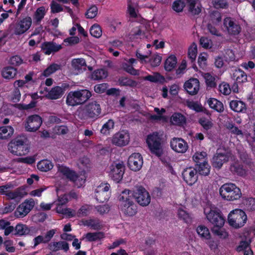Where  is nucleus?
I'll list each match as a JSON object with an SVG mask.
<instances>
[{"instance_id":"f257e3e1","label":"nucleus","mask_w":255,"mask_h":255,"mask_svg":"<svg viewBox=\"0 0 255 255\" xmlns=\"http://www.w3.org/2000/svg\"><path fill=\"white\" fill-rule=\"evenodd\" d=\"M120 209L126 216L131 217L137 213V206L134 203L132 191L125 189L119 196Z\"/></svg>"},{"instance_id":"f03ea898","label":"nucleus","mask_w":255,"mask_h":255,"mask_svg":"<svg viewBox=\"0 0 255 255\" xmlns=\"http://www.w3.org/2000/svg\"><path fill=\"white\" fill-rule=\"evenodd\" d=\"M162 134L157 131L147 136L146 142L151 153L156 156L161 157L163 153Z\"/></svg>"},{"instance_id":"7ed1b4c3","label":"nucleus","mask_w":255,"mask_h":255,"mask_svg":"<svg viewBox=\"0 0 255 255\" xmlns=\"http://www.w3.org/2000/svg\"><path fill=\"white\" fill-rule=\"evenodd\" d=\"M219 193L222 199L229 201L239 199L242 196L241 189L235 184L226 183L219 189Z\"/></svg>"},{"instance_id":"20e7f679","label":"nucleus","mask_w":255,"mask_h":255,"mask_svg":"<svg viewBox=\"0 0 255 255\" xmlns=\"http://www.w3.org/2000/svg\"><path fill=\"white\" fill-rule=\"evenodd\" d=\"M248 217L245 212L240 209L232 210L228 216V222L234 229H239L245 225Z\"/></svg>"},{"instance_id":"39448f33","label":"nucleus","mask_w":255,"mask_h":255,"mask_svg":"<svg viewBox=\"0 0 255 255\" xmlns=\"http://www.w3.org/2000/svg\"><path fill=\"white\" fill-rule=\"evenodd\" d=\"M26 142L27 138L24 136H17L8 144V150L18 156L24 155L28 152Z\"/></svg>"},{"instance_id":"423d86ee","label":"nucleus","mask_w":255,"mask_h":255,"mask_svg":"<svg viewBox=\"0 0 255 255\" xmlns=\"http://www.w3.org/2000/svg\"><path fill=\"white\" fill-rule=\"evenodd\" d=\"M100 105L97 101H92L86 104L83 110V119L95 121L101 113Z\"/></svg>"},{"instance_id":"0eeeda50","label":"nucleus","mask_w":255,"mask_h":255,"mask_svg":"<svg viewBox=\"0 0 255 255\" xmlns=\"http://www.w3.org/2000/svg\"><path fill=\"white\" fill-rule=\"evenodd\" d=\"M204 213L207 220L214 225V227H222L224 226L225 220L220 212L207 207L204 208Z\"/></svg>"},{"instance_id":"6e6552de","label":"nucleus","mask_w":255,"mask_h":255,"mask_svg":"<svg viewBox=\"0 0 255 255\" xmlns=\"http://www.w3.org/2000/svg\"><path fill=\"white\" fill-rule=\"evenodd\" d=\"M132 196L133 199H135L137 203L142 207L147 206L150 203V195L142 186H139L135 191L132 192Z\"/></svg>"},{"instance_id":"1a4fd4ad","label":"nucleus","mask_w":255,"mask_h":255,"mask_svg":"<svg viewBox=\"0 0 255 255\" xmlns=\"http://www.w3.org/2000/svg\"><path fill=\"white\" fill-rule=\"evenodd\" d=\"M42 124V118L37 114L29 116L26 119L24 128L27 131L34 132L37 130Z\"/></svg>"},{"instance_id":"9d476101","label":"nucleus","mask_w":255,"mask_h":255,"mask_svg":"<svg viewBox=\"0 0 255 255\" xmlns=\"http://www.w3.org/2000/svg\"><path fill=\"white\" fill-rule=\"evenodd\" d=\"M125 165L123 162L113 163L110 166L109 175L111 179L117 183L120 182L125 172Z\"/></svg>"},{"instance_id":"9b49d317","label":"nucleus","mask_w":255,"mask_h":255,"mask_svg":"<svg viewBox=\"0 0 255 255\" xmlns=\"http://www.w3.org/2000/svg\"><path fill=\"white\" fill-rule=\"evenodd\" d=\"M35 205L33 199L26 200L20 204L14 212V215L17 218H22L26 216L32 209Z\"/></svg>"},{"instance_id":"f8f14e48","label":"nucleus","mask_w":255,"mask_h":255,"mask_svg":"<svg viewBox=\"0 0 255 255\" xmlns=\"http://www.w3.org/2000/svg\"><path fill=\"white\" fill-rule=\"evenodd\" d=\"M182 175L184 181L189 185H192L198 180L197 170L195 167H189L183 170Z\"/></svg>"},{"instance_id":"ddd939ff","label":"nucleus","mask_w":255,"mask_h":255,"mask_svg":"<svg viewBox=\"0 0 255 255\" xmlns=\"http://www.w3.org/2000/svg\"><path fill=\"white\" fill-rule=\"evenodd\" d=\"M129 141V135L126 130H120L116 133L113 136L112 143L118 146H124L127 145Z\"/></svg>"},{"instance_id":"4468645a","label":"nucleus","mask_w":255,"mask_h":255,"mask_svg":"<svg viewBox=\"0 0 255 255\" xmlns=\"http://www.w3.org/2000/svg\"><path fill=\"white\" fill-rule=\"evenodd\" d=\"M110 185L108 183H101L95 191V198L100 203H104L109 198L108 193Z\"/></svg>"},{"instance_id":"2eb2a0df","label":"nucleus","mask_w":255,"mask_h":255,"mask_svg":"<svg viewBox=\"0 0 255 255\" xmlns=\"http://www.w3.org/2000/svg\"><path fill=\"white\" fill-rule=\"evenodd\" d=\"M129 169L134 171H139L143 164V159L139 153H133L129 156L128 161Z\"/></svg>"},{"instance_id":"dca6fc26","label":"nucleus","mask_w":255,"mask_h":255,"mask_svg":"<svg viewBox=\"0 0 255 255\" xmlns=\"http://www.w3.org/2000/svg\"><path fill=\"white\" fill-rule=\"evenodd\" d=\"M170 144L171 149L177 153H185L188 148L187 142L182 138L174 137L172 138Z\"/></svg>"},{"instance_id":"f3484780","label":"nucleus","mask_w":255,"mask_h":255,"mask_svg":"<svg viewBox=\"0 0 255 255\" xmlns=\"http://www.w3.org/2000/svg\"><path fill=\"white\" fill-rule=\"evenodd\" d=\"M69 88V85L64 83L60 86H57L53 87L48 93L47 97L50 100H56L60 98L65 92Z\"/></svg>"},{"instance_id":"a211bd4d","label":"nucleus","mask_w":255,"mask_h":255,"mask_svg":"<svg viewBox=\"0 0 255 255\" xmlns=\"http://www.w3.org/2000/svg\"><path fill=\"white\" fill-rule=\"evenodd\" d=\"M200 87L199 81L197 78H191L186 81L183 85L184 90L187 93L192 96L196 95Z\"/></svg>"},{"instance_id":"6ab92c4d","label":"nucleus","mask_w":255,"mask_h":255,"mask_svg":"<svg viewBox=\"0 0 255 255\" xmlns=\"http://www.w3.org/2000/svg\"><path fill=\"white\" fill-rule=\"evenodd\" d=\"M223 24L228 33L231 35H237L241 31L240 25L231 17H226L224 20Z\"/></svg>"},{"instance_id":"aec40b11","label":"nucleus","mask_w":255,"mask_h":255,"mask_svg":"<svg viewBox=\"0 0 255 255\" xmlns=\"http://www.w3.org/2000/svg\"><path fill=\"white\" fill-rule=\"evenodd\" d=\"M31 23V18L29 16L20 20L16 25L14 33L18 35L23 34L29 29Z\"/></svg>"},{"instance_id":"412c9836","label":"nucleus","mask_w":255,"mask_h":255,"mask_svg":"<svg viewBox=\"0 0 255 255\" xmlns=\"http://www.w3.org/2000/svg\"><path fill=\"white\" fill-rule=\"evenodd\" d=\"M229 160V156L227 153H216L212 160V165L215 168L220 169L224 163Z\"/></svg>"},{"instance_id":"4be33fe9","label":"nucleus","mask_w":255,"mask_h":255,"mask_svg":"<svg viewBox=\"0 0 255 255\" xmlns=\"http://www.w3.org/2000/svg\"><path fill=\"white\" fill-rule=\"evenodd\" d=\"M41 48L45 54L50 55L52 53L59 51L62 49V46L53 42H44L42 43Z\"/></svg>"},{"instance_id":"5701e85b","label":"nucleus","mask_w":255,"mask_h":255,"mask_svg":"<svg viewBox=\"0 0 255 255\" xmlns=\"http://www.w3.org/2000/svg\"><path fill=\"white\" fill-rule=\"evenodd\" d=\"M58 171L73 182H75L79 178L78 175L75 171L71 170L69 167L63 165L58 166Z\"/></svg>"},{"instance_id":"b1692460","label":"nucleus","mask_w":255,"mask_h":255,"mask_svg":"<svg viewBox=\"0 0 255 255\" xmlns=\"http://www.w3.org/2000/svg\"><path fill=\"white\" fill-rule=\"evenodd\" d=\"M66 103L68 106L72 107L82 105L78 90L70 91L68 93Z\"/></svg>"},{"instance_id":"393cba45","label":"nucleus","mask_w":255,"mask_h":255,"mask_svg":"<svg viewBox=\"0 0 255 255\" xmlns=\"http://www.w3.org/2000/svg\"><path fill=\"white\" fill-rule=\"evenodd\" d=\"M186 67V62L183 60L178 68L176 69L174 73L166 74L167 78L169 80H172L180 78L185 73Z\"/></svg>"},{"instance_id":"a878e982","label":"nucleus","mask_w":255,"mask_h":255,"mask_svg":"<svg viewBox=\"0 0 255 255\" xmlns=\"http://www.w3.org/2000/svg\"><path fill=\"white\" fill-rule=\"evenodd\" d=\"M48 248L54 252L60 250H63L65 252H67L69 249V244L65 241L51 243L48 245Z\"/></svg>"},{"instance_id":"bb28decb","label":"nucleus","mask_w":255,"mask_h":255,"mask_svg":"<svg viewBox=\"0 0 255 255\" xmlns=\"http://www.w3.org/2000/svg\"><path fill=\"white\" fill-rule=\"evenodd\" d=\"M177 59L174 55H171L167 57L164 63V69L166 72H172L176 67Z\"/></svg>"},{"instance_id":"cd10ccee","label":"nucleus","mask_w":255,"mask_h":255,"mask_svg":"<svg viewBox=\"0 0 255 255\" xmlns=\"http://www.w3.org/2000/svg\"><path fill=\"white\" fill-rule=\"evenodd\" d=\"M170 122L173 125L182 126L186 123V118L181 113H174L171 117Z\"/></svg>"},{"instance_id":"c85d7f7f","label":"nucleus","mask_w":255,"mask_h":255,"mask_svg":"<svg viewBox=\"0 0 255 255\" xmlns=\"http://www.w3.org/2000/svg\"><path fill=\"white\" fill-rule=\"evenodd\" d=\"M230 169L233 174L240 176H244L246 173V171L243 165L238 161L232 163L230 165Z\"/></svg>"},{"instance_id":"c756f323","label":"nucleus","mask_w":255,"mask_h":255,"mask_svg":"<svg viewBox=\"0 0 255 255\" xmlns=\"http://www.w3.org/2000/svg\"><path fill=\"white\" fill-rule=\"evenodd\" d=\"M230 108L235 112L243 113L246 110V105L241 101L232 100L230 103Z\"/></svg>"},{"instance_id":"7c9ffc66","label":"nucleus","mask_w":255,"mask_h":255,"mask_svg":"<svg viewBox=\"0 0 255 255\" xmlns=\"http://www.w3.org/2000/svg\"><path fill=\"white\" fill-rule=\"evenodd\" d=\"M153 193L158 198L167 196L169 194V187L165 184H160L159 187L154 189Z\"/></svg>"},{"instance_id":"2f4dec72","label":"nucleus","mask_w":255,"mask_h":255,"mask_svg":"<svg viewBox=\"0 0 255 255\" xmlns=\"http://www.w3.org/2000/svg\"><path fill=\"white\" fill-rule=\"evenodd\" d=\"M14 132L13 128L10 126L0 127V139H7L10 137Z\"/></svg>"},{"instance_id":"473e14b6","label":"nucleus","mask_w":255,"mask_h":255,"mask_svg":"<svg viewBox=\"0 0 255 255\" xmlns=\"http://www.w3.org/2000/svg\"><path fill=\"white\" fill-rule=\"evenodd\" d=\"M208 104L210 108L219 113H221L224 111L223 103L215 98H210L208 100Z\"/></svg>"},{"instance_id":"72a5a7b5","label":"nucleus","mask_w":255,"mask_h":255,"mask_svg":"<svg viewBox=\"0 0 255 255\" xmlns=\"http://www.w3.org/2000/svg\"><path fill=\"white\" fill-rule=\"evenodd\" d=\"M53 165L52 162L47 159H43L37 164V169L42 172H47L52 169Z\"/></svg>"},{"instance_id":"f704fd0d","label":"nucleus","mask_w":255,"mask_h":255,"mask_svg":"<svg viewBox=\"0 0 255 255\" xmlns=\"http://www.w3.org/2000/svg\"><path fill=\"white\" fill-rule=\"evenodd\" d=\"M233 79L236 80L237 82L242 83L247 81V75L246 73L240 69L235 70L233 75Z\"/></svg>"},{"instance_id":"c9c22d12","label":"nucleus","mask_w":255,"mask_h":255,"mask_svg":"<svg viewBox=\"0 0 255 255\" xmlns=\"http://www.w3.org/2000/svg\"><path fill=\"white\" fill-rule=\"evenodd\" d=\"M144 80L152 83L162 84L165 81V78L158 72H155L153 75H148L144 77Z\"/></svg>"},{"instance_id":"e433bc0d","label":"nucleus","mask_w":255,"mask_h":255,"mask_svg":"<svg viewBox=\"0 0 255 255\" xmlns=\"http://www.w3.org/2000/svg\"><path fill=\"white\" fill-rule=\"evenodd\" d=\"M15 233L13 235L15 236H22L27 235L30 233V230L26 225L22 224H18L14 229Z\"/></svg>"},{"instance_id":"4c0bfd02","label":"nucleus","mask_w":255,"mask_h":255,"mask_svg":"<svg viewBox=\"0 0 255 255\" xmlns=\"http://www.w3.org/2000/svg\"><path fill=\"white\" fill-rule=\"evenodd\" d=\"M118 82L121 86H128L129 87H135L137 83L135 80L129 79L127 77L121 76L119 78Z\"/></svg>"},{"instance_id":"58836bf2","label":"nucleus","mask_w":255,"mask_h":255,"mask_svg":"<svg viewBox=\"0 0 255 255\" xmlns=\"http://www.w3.org/2000/svg\"><path fill=\"white\" fill-rule=\"evenodd\" d=\"M195 167L197 170L198 175L207 176L210 171V166L208 162L195 164Z\"/></svg>"},{"instance_id":"ea45409f","label":"nucleus","mask_w":255,"mask_h":255,"mask_svg":"<svg viewBox=\"0 0 255 255\" xmlns=\"http://www.w3.org/2000/svg\"><path fill=\"white\" fill-rule=\"evenodd\" d=\"M207 156V153L205 151L196 152L192 158L196 164H203V163L208 162Z\"/></svg>"},{"instance_id":"a19ab883","label":"nucleus","mask_w":255,"mask_h":255,"mask_svg":"<svg viewBox=\"0 0 255 255\" xmlns=\"http://www.w3.org/2000/svg\"><path fill=\"white\" fill-rule=\"evenodd\" d=\"M198 235L206 240L210 239L211 236L209 229L204 225L199 226L196 229Z\"/></svg>"},{"instance_id":"79ce46f5","label":"nucleus","mask_w":255,"mask_h":255,"mask_svg":"<svg viewBox=\"0 0 255 255\" xmlns=\"http://www.w3.org/2000/svg\"><path fill=\"white\" fill-rule=\"evenodd\" d=\"M114 127V121L112 119H110L103 125L100 130L101 133L106 135H109L111 130H112Z\"/></svg>"},{"instance_id":"37998d69","label":"nucleus","mask_w":255,"mask_h":255,"mask_svg":"<svg viewBox=\"0 0 255 255\" xmlns=\"http://www.w3.org/2000/svg\"><path fill=\"white\" fill-rule=\"evenodd\" d=\"M16 69L12 67H5L2 71L3 77L8 79L13 78L16 75Z\"/></svg>"},{"instance_id":"c03bdc74","label":"nucleus","mask_w":255,"mask_h":255,"mask_svg":"<svg viewBox=\"0 0 255 255\" xmlns=\"http://www.w3.org/2000/svg\"><path fill=\"white\" fill-rule=\"evenodd\" d=\"M108 76L107 72L103 69H100L95 70L91 74V79L94 80H100L105 78Z\"/></svg>"},{"instance_id":"a18cd8bd","label":"nucleus","mask_w":255,"mask_h":255,"mask_svg":"<svg viewBox=\"0 0 255 255\" xmlns=\"http://www.w3.org/2000/svg\"><path fill=\"white\" fill-rule=\"evenodd\" d=\"M60 65L53 63L50 64L47 68L44 70L42 74L44 77H47L55 72L56 71L60 70Z\"/></svg>"},{"instance_id":"49530a36","label":"nucleus","mask_w":255,"mask_h":255,"mask_svg":"<svg viewBox=\"0 0 255 255\" xmlns=\"http://www.w3.org/2000/svg\"><path fill=\"white\" fill-rule=\"evenodd\" d=\"M82 105L85 104L91 97L92 93L87 89L78 90Z\"/></svg>"},{"instance_id":"de8ad7c7","label":"nucleus","mask_w":255,"mask_h":255,"mask_svg":"<svg viewBox=\"0 0 255 255\" xmlns=\"http://www.w3.org/2000/svg\"><path fill=\"white\" fill-rule=\"evenodd\" d=\"M204 77L207 87L212 88H215L217 86L215 81L216 76L212 75L210 73H206L204 74Z\"/></svg>"},{"instance_id":"09e8293b","label":"nucleus","mask_w":255,"mask_h":255,"mask_svg":"<svg viewBox=\"0 0 255 255\" xmlns=\"http://www.w3.org/2000/svg\"><path fill=\"white\" fill-rule=\"evenodd\" d=\"M243 204L247 210L249 211H255V198H245L243 201Z\"/></svg>"},{"instance_id":"8fccbe9b","label":"nucleus","mask_w":255,"mask_h":255,"mask_svg":"<svg viewBox=\"0 0 255 255\" xmlns=\"http://www.w3.org/2000/svg\"><path fill=\"white\" fill-rule=\"evenodd\" d=\"M142 26H137L133 28L130 34V38H143L145 37V32L142 30Z\"/></svg>"},{"instance_id":"3c124183","label":"nucleus","mask_w":255,"mask_h":255,"mask_svg":"<svg viewBox=\"0 0 255 255\" xmlns=\"http://www.w3.org/2000/svg\"><path fill=\"white\" fill-rule=\"evenodd\" d=\"M85 226L90 227L94 230H99L101 228L100 222L98 219H89L86 220L83 222Z\"/></svg>"},{"instance_id":"603ef678","label":"nucleus","mask_w":255,"mask_h":255,"mask_svg":"<svg viewBox=\"0 0 255 255\" xmlns=\"http://www.w3.org/2000/svg\"><path fill=\"white\" fill-rule=\"evenodd\" d=\"M104 238V234L102 232L88 233L86 235V238L89 242L100 240Z\"/></svg>"},{"instance_id":"864d4df0","label":"nucleus","mask_w":255,"mask_h":255,"mask_svg":"<svg viewBox=\"0 0 255 255\" xmlns=\"http://www.w3.org/2000/svg\"><path fill=\"white\" fill-rule=\"evenodd\" d=\"M71 64L72 67L78 71L81 70L83 67L86 66V61L83 58L74 59L72 61Z\"/></svg>"},{"instance_id":"5fc2aeb1","label":"nucleus","mask_w":255,"mask_h":255,"mask_svg":"<svg viewBox=\"0 0 255 255\" xmlns=\"http://www.w3.org/2000/svg\"><path fill=\"white\" fill-rule=\"evenodd\" d=\"M121 67L124 71L131 75L138 76L139 74L138 70L134 69L131 65L128 63H123Z\"/></svg>"},{"instance_id":"6e6d98bb","label":"nucleus","mask_w":255,"mask_h":255,"mask_svg":"<svg viewBox=\"0 0 255 255\" xmlns=\"http://www.w3.org/2000/svg\"><path fill=\"white\" fill-rule=\"evenodd\" d=\"M212 231L221 239H226L228 237V233L222 227H213Z\"/></svg>"},{"instance_id":"4d7b16f0","label":"nucleus","mask_w":255,"mask_h":255,"mask_svg":"<svg viewBox=\"0 0 255 255\" xmlns=\"http://www.w3.org/2000/svg\"><path fill=\"white\" fill-rule=\"evenodd\" d=\"M197 53V45L195 43H193V44L189 48L188 52V57L189 59H190L191 62H193L195 61L196 58Z\"/></svg>"},{"instance_id":"13d9d810","label":"nucleus","mask_w":255,"mask_h":255,"mask_svg":"<svg viewBox=\"0 0 255 255\" xmlns=\"http://www.w3.org/2000/svg\"><path fill=\"white\" fill-rule=\"evenodd\" d=\"M162 57L158 54H154L150 57H148L147 63H149L152 67H157L161 63Z\"/></svg>"},{"instance_id":"bf43d9fd","label":"nucleus","mask_w":255,"mask_h":255,"mask_svg":"<svg viewBox=\"0 0 255 255\" xmlns=\"http://www.w3.org/2000/svg\"><path fill=\"white\" fill-rule=\"evenodd\" d=\"M90 32L92 36L99 38L101 36L102 31L99 25L95 24L91 26Z\"/></svg>"},{"instance_id":"052dcab7","label":"nucleus","mask_w":255,"mask_h":255,"mask_svg":"<svg viewBox=\"0 0 255 255\" xmlns=\"http://www.w3.org/2000/svg\"><path fill=\"white\" fill-rule=\"evenodd\" d=\"M45 15V8L44 6H41L38 8L35 12L34 19L37 22H39L44 18Z\"/></svg>"},{"instance_id":"680f3d73","label":"nucleus","mask_w":255,"mask_h":255,"mask_svg":"<svg viewBox=\"0 0 255 255\" xmlns=\"http://www.w3.org/2000/svg\"><path fill=\"white\" fill-rule=\"evenodd\" d=\"M178 216L179 218L182 219L184 222L187 224L191 222L192 219L189 214L182 209H179L178 210Z\"/></svg>"},{"instance_id":"e2e57ef3","label":"nucleus","mask_w":255,"mask_h":255,"mask_svg":"<svg viewBox=\"0 0 255 255\" xmlns=\"http://www.w3.org/2000/svg\"><path fill=\"white\" fill-rule=\"evenodd\" d=\"M211 20L212 22L218 25L222 21L221 13L217 10L213 11L210 15Z\"/></svg>"},{"instance_id":"0e129e2a","label":"nucleus","mask_w":255,"mask_h":255,"mask_svg":"<svg viewBox=\"0 0 255 255\" xmlns=\"http://www.w3.org/2000/svg\"><path fill=\"white\" fill-rule=\"evenodd\" d=\"M90 206L88 205H84L81 207L77 213L78 217H86L90 213Z\"/></svg>"},{"instance_id":"69168bd1","label":"nucleus","mask_w":255,"mask_h":255,"mask_svg":"<svg viewBox=\"0 0 255 255\" xmlns=\"http://www.w3.org/2000/svg\"><path fill=\"white\" fill-rule=\"evenodd\" d=\"M98 13V7L95 5H92L86 11L85 16L87 18H93Z\"/></svg>"},{"instance_id":"338daca9","label":"nucleus","mask_w":255,"mask_h":255,"mask_svg":"<svg viewBox=\"0 0 255 255\" xmlns=\"http://www.w3.org/2000/svg\"><path fill=\"white\" fill-rule=\"evenodd\" d=\"M206 53H201L198 58V63L199 67L203 70L207 67V57Z\"/></svg>"},{"instance_id":"774afa93","label":"nucleus","mask_w":255,"mask_h":255,"mask_svg":"<svg viewBox=\"0 0 255 255\" xmlns=\"http://www.w3.org/2000/svg\"><path fill=\"white\" fill-rule=\"evenodd\" d=\"M199 123L206 130L210 129L213 126L212 123L205 118H200L199 120Z\"/></svg>"}]
</instances>
